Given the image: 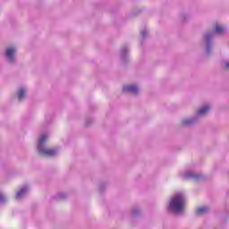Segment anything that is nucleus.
<instances>
[{"instance_id":"1","label":"nucleus","mask_w":229,"mask_h":229,"mask_svg":"<svg viewBox=\"0 0 229 229\" xmlns=\"http://www.w3.org/2000/svg\"><path fill=\"white\" fill-rule=\"evenodd\" d=\"M226 28L221 25H216L214 30H207L202 35V46L206 56H210L212 51H214V37L216 35H225Z\"/></svg>"},{"instance_id":"2","label":"nucleus","mask_w":229,"mask_h":229,"mask_svg":"<svg viewBox=\"0 0 229 229\" xmlns=\"http://www.w3.org/2000/svg\"><path fill=\"white\" fill-rule=\"evenodd\" d=\"M186 203L187 198L185 194L182 192L176 193L171 198L167 210L169 214H183Z\"/></svg>"},{"instance_id":"3","label":"nucleus","mask_w":229,"mask_h":229,"mask_svg":"<svg viewBox=\"0 0 229 229\" xmlns=\"http://www.w3.org/2000/svg\"><path fill=\"white\" fill-rule=\"evenodd\" d=\"M46 142H47V134H43L41 135V137L39 138L38 141V155H39V157H56V149L55 148H46Z\"/></svg>"},{"instance_id":"4","label":"nucleus","mask_w":229,"mask_h":229,"mask_svg":"<svg viewBox=\"0 0 229 229\" xmlns=\"http://www.w3.org/2000/svg\"><path fill=\"white\" fill-rule=\"evenodd\" d=\"M181 178H182V180H191L192 182H201V180H203V174L188 170L181 174Z\"/></svg>"},{"instance_id":"5","label":"nucleus","mask_w":229,"mask_h":229,"mask_svg":"<svg viewBox=\"0 0 229 229\" xmlns=\"http://www.w3.org/2000/svg\"><path fill=\"white\" fill-rule=\"evenodd\" d=\"M4 56L9 64H15L17 62V50L14 47H8L5 49Z\"/></svg>"},{"instance_id":"6","label":"nucleus","mask_w":229,"mask_h":229,"mask_svg":"<svg viewBox=\"0 0 229 229\" xmlns=\"http://www.w3.org/2000/svg\"><path fill=\"white\" fill-rule=\"evenodd\" d=\"M199 121L198 120V116H191L189 118H184L182 120L181 124L182 126H185L186 128H189L191 126H194V124H197Z\"/></svg>"},{"instance_id":"7","label":"nucleus","mask_w":229,"mask_h":229,"mask_svg":"<svg viewBox=\"0 0 229 229\" xmlns=\"http://www.w3.org/2000/svg\"><path fill=\"white\" fill-rule=\"evenodd\" d=\"M129 54H130V47L128 45H123L120 51V56L123 64H126V62H128Z\"/></svg>"},{"instance_id":"8","label":"nucleus","mask_w":229,"mask_h":229,"mask_svg":"<svg viewBox=\"0 0 229 229\" xmlns=\"http://www.w3.org/2000/svg\"><path fill=\"white\" fill-rule=\"evenodd\" d=\"M123 92H127L128 94H133L134 96H137V94H139V86L135 84L123 86Z\"/></svg>"},{"instance_id":"9","label":"nucleus","mask_w":229,"mask_h":229,"mask_svg":"<svg viewBox=\"0 0 229 229\" xmlns=\"http://www.w3.org/2000/svg\"><path fill=\"white\" fill-rule=\"evenodd\" d=\"M209 110H210V106L206 105L200 109L197 110L194 116L198 117V121H199V119H201V117H203Z\"/></svg>"},{"instance_id":"10","label":"nucleus","mask_w":229,"mask_h":229,"mask_svg":"<svg viewBox=\"0 0 229 229\" xmlns=\"http://www.w3.org/2000/svg\"><path fill=\"white\" fill-rule=\"evenodd\" d=\"M30 191V186L25 185L20 189V191L16 193L15 199H22L26 194H28Z\"/></svg>"},{"instance_id":"11","label":"nucleus","mask_w":229,"mask_h":229,"mask_svg":"<svg viewBox=\"0 0 229 229\" xmlns=\"http://www.w3.org/2000/svg\"><path fill=\"white\" fill-rule=\"evenodd\" d=\"M208 212H210V208L207 206H201L197 208L196 216H205L206 214H208Z\"/></svg>"},{"instance_id":"12","label":"nucleus","mask_w":229,"mask_h":229,"mask_svg":"<svg viewBox=\"0 0 229 229\" xmlns=\"http://www.w3.org/2000/svg\"><path fill=\"white\" fill-rule=\"evenodd\" d=\"M17 98L19 101H24L26 98V89L25 88H20L16 92Z\"/></svg>"},{"instance_id":"13","label":"nucleus","mask_w":229,"mask_h":229,"mask_svg":"<svg viewBox=\"0 0 229 229\" xmlns=\"http://www.w3.org/2000/svg\"><path fill=\"white\" fill-rule=\"evenodd\" d=\"M131 214L133 217H139L140 216V208L135 206L131 209Z\"/></svg>"},{"instance_id":"14","label":"nucleus","mask_w":229,"mask_h":229,"mask_svg":"<svg viewBox=\"0 0 229 229\" xmlns=\"http://www.w3.org/2000/svg\"><path fill=\"white\" fill-rule=\"evenodd\" d=\"M149 35V32L148 31V29H143L140 30V38L142 40H146Z\"/></svg>"},{"instance_id":"15","label":"nucleus","mask_w":229,"mask_h":229,"mask_svg":"<svg viewBox=\"0 0 229 229\" xmlns=\"http://www.w3.org/2000/svg\"><path fill=\"white\" fill-rule=\"evenodd\" d=\"M108 186V183L106 182H101L98 186L99 192H105V189Z\"/></svg>"},{"instance_id":"16","label":"nucleus","mask_w":229,"mask_h":229,"mask_svg":"<svg viewBox=\"0 0 229 229\" xmlns=\"http://www.w3.org/2000/svg\"><path fill=\"white\" fill-rule=\"evenodd\" d=\"M189 19H191V15L187 13L181 14L182 22H186V21H189Z\"/></svg>"},{"instance_id":"17","label":"nucleus","mask_w":229,"mask_h":229,"mask_svg":"<svg viewBox=\"0 0 229 229\" xmlns=\"http://www.w3.org/2000/svg\"><path fill=\"white\" fill-rule=\"evenodd\" d=\"M94 123V118L88 117L85 121V126H90Z\"/></svg>"},{"instance_id":"18","label":"nucleus","mask_w":229,"mask_h":229,"mask_svg":"<svg viewBox=\"0 0 229 229\" xmlns=\"http://www.w3.org/2000/svg\"><path fill=\"white\" fill-rule=\"evenodd\" d=\"M8 201V199H6V196L0 192V203L4 204Z\"/></svg>"},{"instance_id":"19","label":"nucleus","mask_w":229,"mask_h":229,"mask_svg":"<svg viewBox=\"0 0 229 229\" xmlns=\"http://www.w3.org/2000/svg\"><path fill=\"white\" fill-rule=\"evenodd\" d=\"M55 198L57 199H65V198H67V194L61 192V193H58Z\"/></svg>"},{"instance_id":"20","label":"nucleus","mask_w":229,"mask_h":229,"mask_svg":"<svg viewBox=\"0 0 229 229\" xmlns=\"http://www.w3.org/2000/svg\"><path fill=\"white\" fill-rule=\"evenodd\" d=\"M225 71H228V69H229V62L225 63Z\"/></svg>"},{"instance_id":"21","label":"nucleus","mask_w":229,"mask_h":229,"mask_svg":"<svg viewBox=\"0 0 229 229\" xmlns=\"http://www.w3.org/2000/svg\"><path fill=\"white\" fill-rule=\"evenodd\" d=\"M227 196L229 197V191H227Z\"/></svg>"},{"instance_id":"22","label":"nucleus","mask_w":229,"mask_h":229,"mask_svg":"<svg viewBox=\"0 0 229 229\" xmlns=\"http://www.w3.org/2000/svg\"><path fill=\"white\" fill-rule=\"evenodd\" d=\"M140 44H142V41H140Z\"/></svg>"}]
</instances>
